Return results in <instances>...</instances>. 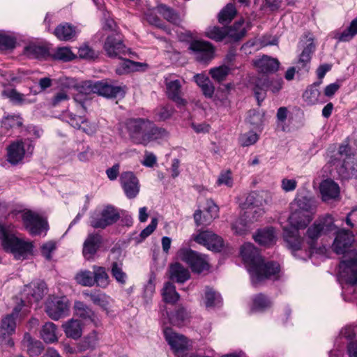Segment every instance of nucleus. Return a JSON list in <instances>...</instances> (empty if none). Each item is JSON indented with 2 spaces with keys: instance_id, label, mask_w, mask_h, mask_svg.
Segmentation results:
<instances>
[{
  "instance_id": "9",
  "label": "nucleus",
  "mask_w": 357,
  "mask_h": 357,
  "mask_svg": "<svg viewBox=\"0 0 357 357\" xmlns=\"http://www.w3.org/2000/svg\"><path fill=\"white\" fill-rule=\"evenodd\" d=\"M177 255L181 260L187 263L195 273H200L209 269L206 257L190 249L181 248Z\"/></svg>"
},
{
  "instance_id": "2",
  "label": "nucleus",
  "mask_w": 357,
  "mask_h": 357,
  "mask_svg": "<svg viewBox=\"0 0 357 357\" xmlns=\"http://www.w3.org/2000/svg\"><path fill=\"white\" fill-rule=\"evenodd\" d=\"M354 242L351 233L340 229L337 232L333 244V249L337 255L344 254V260L339 266V273L347 282L357 283V252L351 250L347 253V249Z\"/></svg>"
},
{
  "instance_id": "42",
  "label": "nucleus",
  "mask_w": 357,
  "mask_h": 357,
  "mask_svg": "<svg viewBox=\"0 0 357 357\" xmlns=\"http://www.w3.org/2000/svg\"><path fill=\"white\" fill-rule=\"evenodd\" d=\"M75 314L83 319H92L94 312L91 308L81 301H75L74 304Z\"/></svg>"
},
{
  "instance_id": "40",
  "label": "nucleus",
  "mask_w": 357,
  "mask_h": 357,
  "mask_svg": "<svg viewBox=\"0 0 357 357\" xmlns=\"http://www.w3.org/2000/svg\"><path fill=\"white\" fill-rule=\"evenodd\" d=\"M25 54L32 59H40L47 54V49L41 45L31 44L24 48Z\"/></svg>"
},
{
  "instance_id": "49",
  "label": "nucleus",
  "mask_w": 357,
  "mask_h": 357,
  "mask_svg": "<svg viewBox=\"0 0 357 357\" xmlns=\"http://www.w3.org/2000/svg\"><path fill=\"white\" fill-rule=\"evenodd\" d=\"M76 281L85 287H92L94 285L93 273L87 270L81 271L75 276Z\"/></svg>"
},
{
  "instance_id": "29",
  "label": "nucleus",
  "mask_w": 357,
  "mask_h": 357,
  "mask_svg": "<svg viewBox=\"0 0 357 357\" xmlns=\"http://www.w3.org/2000/svg\"><path fill=\"white\" fill-rule=\"evenodd\" d=\"M22 344L26 349V351L30 356H37L44 349L43 343L38 340H34L29 333L24 335Z\"/></svg>"
},
{
  "instance_id": "59",
  "label": "nucleus",
  "mask_w": 357,
  "mask_h": 357,
  "mask_svg": "<svg viewBox=\"0 0 357 357\" xmlns=\"http://www.w3.org/2000/svg\"><path fill=\"white\" fill-rule=\"evenodd\" d=\"M261 82H263V79H259L254 88L255 96L259 105H260L261 102L265 99L266 96V90L268 89L266 86H263L261 84Z\"/></svg>"
},
{
  "instance_id": "25",
  "label": "nucleus",
  "mask_w": 357,
  "mask_h": 357,
  "mask_svg": "<svg viewBox=\"0 0 357 357\" xmlns=\"http://www.w3.org/2000/svg\"><path fill=\"white\" fill-rule=\"evenodd\" d=\"M314 214L303 211H291L289 221L292 227L296 229H305L313 219Z\"/></svg>"
},
{
  "instance_id": "63",
  "label": "nucleus",
  "mask_w": 357,
  "mask_h": 357,
  "mask_svg": "<svg viewBox=\"0 0 357 357\" xmlns=\"http://www.w3.org/2000/svg\"><path fill=\"white\" fill-rule=\"evenodd\" d=\"M66 121L73 128L80 129L82 123H84V119L81 116L73 114H67L65 116Z\"/></svg>"
},
{
  "instance_id": "45",
  "label": "nucleus",
  "mask_w": 357,
  "mask_h": 357,
  "mask_svg": "<svg viewBox=\"0 0 357 357\" xmlns=\"http://www.w3.org/2000/svg\"><path fill=\"white\" fill-rule=\"evenodd\" d=\"M236 14V10L231 3H228L219 13V22L222 24L229 23Z\"/></svg>"
},
{
  "instance_id": "46",
  "label": "nucleus",
  "mask_w": 357,
  "mask_h": 357,
  "mask_svg": "<svg viewBox=\"0 0 357 357\" xmlns=\"http://www.w3.org/2000/svg\"><path fill=\"white\" fill-rule=\"evenodd\" d=\"M357 34V17L351 21L349 27L337 36L342 42L351 40Z\"/></svg>"
},
{
  "instance_id": "31",
  "label": "nucleus",
  "mask_w": 357,
  "mask_h": 357,
  "mask_svg": "<svg viewBox=\"0 0 357 357\" xmlns=\"http://www.w3.org/2000/svg\"><path fill=\"white\" fill-rule=\"evenodd\" d=\"M54 34L60 40H70L76 36L75 27L68 23L61 24L56 27Z\"/></svg>"
},
{
  "instance_id": "26",
  "label": "nucleus",
  "mask_w": 357,
  "mask_h": 357,
  "mask_svg": "<svg viewBox=\"0 0 357 357\" xmlns=\"http://www.w3.org/2000/svg\"><path fill=\"white\" fill-rule=\"evenodd\" d=\"M253 63L259 71L264 73H273L279 68V61L266 55L255 60Z\"/></svg>"
},
{
  "instance_id": "33",
  "label": "nucleus",
  "mask_w": 357,
  "mask_h": 357,
  "mask_svg": "<svg viewBox=\"0 0 357 357\" xmlns=\"http://www.w3.org/2000/svg\"><path fill=\"white\" fill-rule=\"evenodd\" d=\"M256 242L261 245H269L275 243V230L272 227H268L260 230L254 236Z\"/></svg>"
},
{
  "instance_id": "51",
  "label": "nucleus",
  "mask_w": 357,
  "mask_h": 357,
  "mask_svg": "<svg viewBox=\"0 0 357 357\" xmlns=\"http://www.w3.org/2000/svg\"><path fill=\"white\" fill-rule=\"evenodd\" d=\"M53 57L55 59L63 61H69L75 58V54L72 52L69 47H63L56 49L53 54Z\"/></svg>"
},
{
  "instance_id": "10",
  "label": "nucleus",
  "mask_w": 357,
  "mask_h": 357,
  "mask_svg": "<svg viewBox=\"0 0 357 357\" xmlns=\"http://www.w3.org/2000/svg\"><path fill=\"white\" fill-rule=\"evenodd\" d=\"M120 218L118 210L112 206H105L100 215H93L91 218L90 225L93 228L105 229L107 226L116 222Z\"/></svg>"
},
{
  "instance_id": "62",
  "label": "nucleus",
  "mask_w": 357,
  "mask_h": 357,
  "mask_svg": "<svg viewBox=\"0 0 357 357\" xmlns=\"http://www.w3.org/2000/svg\"><path fill=\"white\" fill-rule=\"evenodd\" d=\"M3 124L6 128L20 127L22 125V119L20 116H8L3 121Z\"/></svg>"
},
{
  "instance_id": "14",
  "label": "nucleus",
  "mask_w": 357,
  "mask_h": 357,
  "mask_svg": "<svg viewBox=\"0 0 357 357\" xmlns=\"http://www.w3.org/2000/svg\"><path fill=\"white\" fill-rule=\"evenodd\" d=\"M164 333L168 344L178 357L191 346L189 340L184 335L174 332L171 328H165Z\"/></svg>"
},
{
  "instance_id": "64",
  "label": "nucleus",
  "mask_w": 357,
  "mask_h": 357,
  "mask_svg": "<svg viewBox=\"0 0 357 357\" xmlns=\"http://www.w3.org/2000/svg\"><path fill=\"white\" fill-rule=\"evenodd\" d=\"M56 248V243L54 241H48L41 246V252L46 259L50 260L52 259V253L55 251Z\"/></svg>"
},
{
  "instance_id": "13",
  "label": "nucleus",
  "mask_w": 357,
  "mask_h": 357,
  "mask_svg": "<svg viewBox=\"0 0 357 357\" xmlns=\"http://www.w3.org/2000/svg\"><path fill=\"white\" fill-rule=\"evenodd\" d=\"M189 50L195 59L199 62H208L213 57V47L206 41L193 40L190 44Z\"/></svg>"
},
{
  "instance_id": "27",
  "label": "nucleus",
  "mask_w": 357,
  "mask_h": 357,
  "mask_svg": "<svg viewBox=\"0 0 357 357\" xmlns=\"http://www.w3.org/2000/svg\"><path fill=\"white\" fill-rule=\"evenodd\" d=\"M62 328L67 337L77 340L82 335L83 326L78 319H71L62 325Z\"/></svg>"
},
{
  "instance_id": "58",
  "label": "nucleus",
  "mask_w": 357,
  "mask_h": 357,
  "mask_svg": "<svg viewBox=\"0 0 357 357\" xmlns=\"http://www.w3.org/2000/svg\"><path fill=\"white\" fill-rule=\"evenodd\" d=\"M227 35V32L219 27L213 26L209 28L206 31V36L216 41H221Z\"/></svg>"
},
{
  "instance_id": "35",
  "label": "nucleus",
  "mask_w": 357,
  "mask_h": 357,
  "mask_svg": "<svg viewBox=\"0 0 357 357\" xmlns=\"http://www.w3.org/2000/svg\"><path fill=\"white\" fill-rule=\"evenodd\" d=\"M162 296L165 302L174 304L176 303L180 296L176 291V287L170 282L165 283L162 290Z\"/></svg>"
},
{
  "instance_id": "17",
  "label": "nucleus",
  "mask_w": 357,
  "mask_h": 357,
  "mask_svg": "<svg viewBox=\"0 0 357 357\" xmlns=\"http://www.w3.org/2000/svg\"><path fill=\"white\" fill-rule=\"evenodd\" d=\"M120 183L128 199H134L137 196L139 192L140 185L138 178L132 172H123L120 177Z\"/></svg>"
},
{
  "instance_id": "32",
  "label": "nucleus",
  "mask_w": 357,
  "mask_h": 357,
  "mask_svg": "<svg viewBox=\"0 0 357 357\" xmlns=\"http://www.w3.org/2000/svg\"><path fill=\"white\" fill-rule=\"evenodd\" d=\"M57 327L52 322L45 323L40 331V337L47 344L58 341Z\"/></svg>"
},
{
  "instance_id": "52",
  "label": "nucleus",
  "mask_w": 357,
  "mask_h": 357,
  "mask_svg": "<svg viewBox=\"0 0 357 357\" xmlns=\"http://www.w3.org/2000/svg\"><path fill=\"white\" fill-rule=\"evenodd\" d=\"M250 225L244 219L243 215L231 225L232 230L238 235L245 234L250 229Z\"/></svg>"
},
{
  "instance_id": "1",
  "label": "nucleus",
  "mask_w": 357,
  "mask_h": 357,
  "mask_svg": "<svg viewBox=\"0 0 357 357\" xmlns=\"http://www.w3.org/2000/svg\"><path fill=\"white\" fill-rule=\"evenodd\" d=\"M241 255L248 266L252 282L257 284L266 279L276 280L280 277V268L276 262L265 263L257 248L250 243L243 244Z\"/></svg>"
},
{
  "instance_id": "19",
  "label": "nucleus",
  "mask_w": 357,
  "mask_h": 357,
  "mask_svg": "<svg viewBox=\"0 0 357 357\" xmlns=\"http://www.w3.org/2000/svg\"><path fill=\"white\" fill-rule=\"evenodd\" d=\"M351 149L348 145H341L339 147L338 158L331 160V162L335 167L339 174L344 178L348 176V169L350 168L347 160L351 159Z\"/></svg>"
},
{
  "instance_id": "24",
  "label": "nucleus",
  "mask_w": 357,
  "mask_h": 357,
  "mask_svg": "<svg viewBox=\"0 0 357 357\" xmlns=\"http://www.w3.org/2000/svg\"><path fill=\"white\" fill-rule=\"evenodd\" d=\"M101 236L98 234H90L85 240L83 255L86 259H91L97 252L101 243Z\"/></svg>"
},
{
  "instance_id": "60",
  "label": "nucleus",
  "mask_w": 357,
  "mask_h": 357,
  "mask_svg": "<svg viewBox=\"0 0 357 357\" xmlns=\"http://www.w3.org/2000/svg\"><path fill=\"white\" fill-rule=\"evenodd\" d=\"M216 184L218 186L225 185L231 188L233 185L231 172L229 170L222 172L217 179Z\"/></svg>"
},
{
  "instance_id": "11",
  "label": "nucleus",
  "mask_w": 357,
  "mask_h": 357,
  "mask_svg": "<svg viewBox=\"0 0 357 357\" xmlns=\"http://www.w3.org/2000/svg\"><path fill=\"white\" fill-rule=\"evenodd\" d=\"M68 300L66 296L50 297L45 304L47 314L54 320H59L68 314Z\"/></svg>"
},
{
  "instance_id": "43",
  "label": "nucleus",
  "mask_w": 357,
  "mask_h": 357,
  "mask_svg": "<svg viewBox=\"0 0 357 357\" xmlns=\"http://www.w3.org/2000/svg\"><path fill=\"white\" fill-rule=\"evenodd\" d=\"M204 299V303L207 308L215 307L221 303L220 295L209 287L206 289Z\"/></svg>"
},
{
  "instance_id": "55",
  "label": "nucleus",
  "mask_w": 357,
  "mask_h": 357,
  "mask_svg": "<svg viewBox=\"0 0 357 357\" xmlns=\"http://www.w3.org/2000/svg\"><path fill=\"white\" fill-rule=\"evenodd\" d=\"M173 113L174 108L171 105L160 106L155 110V116L161 121L169 119Z\"/></svg>"
},
{
  "instance_id": "39",
  "label": "nucleus",
  "mask_w": 357,
  "mask_h": 357,
  "mask_svg": "<svg viewBox=\"0 0 357 357\" xmlns=\"http://www.w3.org/2000/svg\"><path fill=\"white\" fill-rule=\"evenodd\" d=\"M159 13L168 22L175 25H179L182 22L181 17L172 8L161 5L158 7Z\"/></svg>"
},
{
  "instance_id": "48",
  "label": "nucleus",
  "mask_w": 357,
  "mask_h": 357,
  "mask_svg": "<svg viewBox=\"0 0 357 357\" xmlns=\"http://www.w3.org/2000/svg\"><path fill=\"white\" fill-rule=\"evenodd\" d=\"M264 209L259 208H245L243 213L244 219L248 221L250 225L259 220V219L264 215Z\"/></svg>"
},
{
  "instance_id": "30",
  "label": "nucleus",
  "mask_w": 357,
  "mask_h": 357,
  "mask_svg": "<svg viewBox=\"0 0 357 357\" xmlns=\"http://www.w3.org/2000/svg\"><path fill=\"white\" fill-rule=\"evenodd\" d=\"M340 335L342 337L349 340V342L347 344V350L349 357H357V341L354 340L356 335L354 328L351 326H346L342 329Z\"/></svg>"
},
{
  "instance_id": "8",
  "label": "nucleus",
  "mask_w": 357,
  "mask_h": 357,
  "mask_svg": "<svg viewBox=\"0 0 357 357\" xmlns=\"http://www.w3.org/2000/svg\"><path fill=\"white\" fill-rule=\"evenodd\" d=\"M33 148L32 142L28 139L13 142L7 147L8 161L13 165L18 164L25 156L32 154Z\"/></svg>"
},
{
  "instance_id": "18",
  "label": "nucleus",
  "mask_w": 357,
  "mask_h": 357,
  "mask_svg": "<svg viewBox=\"0 0 357 357\" xmlns=\"http://www.w3.org/2000/svg\"><path fill=\"white\" fill-rule=\"evenodd\" d=\"M182 82L180 79L165 78L166 93L167 97L173 100L178 107H184L187 104L186 100L181 96Z\"/></svg>"
},
{
  "instance_id": "3",
  "label": "nucleus",
  "mask_w": 357,
  "mask_h": 357,
  "mask_svg": "<svg viewBox=\"0 0 357 357\" xmlns=\"http://www.w3.org/2000/svg\"><path fill=\"white\" fill-rule=\"evenodd\" d=\"M130 140L136 144L146 146L149 142L167 136L166 130L157 127L146 119H130L126 122Z\"/></svg>"
},
{
  "instance_id": "15",
  "label": "nucleus",
  "mask_w": 357,
  "mask_h": 357,
  "mask_svg": "<svg viewBox=\"0 0 357 357\" xmlns=\"http://www.w3.org/2000/svg\"><path fill=\"white\" fill-rule=\"evenodd\" d=\"M104 50L108 56L119 59H121V55H125L127 51L122 37L119 33H113L107 36L104 44Z\"/></svg>"
},
{
  "instance_id": "50",
  "label": "nucleus",
  "mask_w": 357,
  "mask_h": 357,
  "mask_svg": "<svg viewBox=\"0 0 357 357\" xmlns=\"http://www.w3.org/2000/svg\"><path fill=\"white\" fill-rule=\"evenodd\" d=\"M230 70L231 69L229 67L227 66H220L219 67L211 68L209 73L213 79L220 82L226 79Z\"/></svg>"
},
{
  "instance_id": "28",
  "label": "nucleus",
  "mask_w": 357,
  "mask_h": 357,
  "mask_svg": "<svg viewBox=\"0 0 357 357\" xmlns=\"http://www.w3.org/2000/svg\"><path fill=\"white\" fill-rule=\"evenodd\" d=\"M169 278L178 283H184L190 277V273L188 268L179 263H174L169 266Z\"/></svg>"
},
{
  "instance_id": "12",
  "label": "nucleus",
  "mask_w": 357,
  "mask_h": 357,
  "mask_svg": "<svg viewBox=\"0 0 357 357\" xmlns=\"http://www.w3.org/2000/svg\"><path fill=\"white\" fill-rule=\"evenodd\" d=\"M22 220L26 229L32 235H40L43 233L45 234L48 229L47 222L31 211H27L23 213Z\"/></svg>"
},
{
  "instance_id": "56",
  "label": "nucleus",
  "mask_w": 357,
  "mask_h": 357,
  "mask_svg": "<svg viewBox=\"0 0 357 357\" xmlns=\"http://www.w3.org/2000/svg\"><path fill=\"white\" fill-rule=\"evenodd\" d=\"M78 56L81 59L93 60L98 57V54L89 46L84 45L79 48Z\"/></svg>"
},
{
  "instance_id": "36",
  "label": "nucleus",
  "mask_w": 357,
  "mask_h": 357,
  "mask_svg": "<svg viewBox=\"0 0 357 357\" xmlns=\"http://www.w3.org/2000/svg\"><path fill=\"white\" fill-rule=\"evenodd\" d=\"M146 66L142 63L135 62L129 59H121L119 66L116 68V73L119 75H123L132 71L139 70V67Z\"/></svg>"
},
{
  "instance_id": "34",
  "label": "nucleus",
  "mask_w": 357,
  "mask_h": 357,
  "mask_svg": "<svg viewBox=\"0 0 357 357\" xmlns=\"http://www.w3.org/2000/svg\"><path fill=\"white\" fill-rule=\"evenodd\" d=\"M93 273L94 284L101 288H106L109 285L110 280L105 268L93 266Z\"/></svg>"
},
{
  "instance_id": "6",
  "label": "nucleus",
  "mask_w": 357,
  "mask_h": 357,
  "mask_svg": "<svg viewBox=\"0 0 357 357\" xmlns=\"http://www.w3.org/2000/svg\"><path fill=\"white\" fill-rule=\"evenodd\" d=\"M22 308L16 305L13 312L5 316L0 325V342L6 346L14 347V342L10 336L15 333L16 328L15 319L23 317L25 315L22 314Z\"/></svg>"
},
{
  "instance_id": "37",
  "label": "nucleus",
  "mask_w": 357,
  "mask_h": 357,
  "mask_svg": "<svg viewBox=\"0 0 357 357\" xmlns=\"http://www.w3.org/2000/svg\"><path fill=\"white\" fill-rule=\"evenodd\" d=\"M321 84V81L314 83L309 86L303 93V98L304 101L309 105L316 104L319 100V91L317 89Z\"/></svg>"
},
{
  "instance_id": "22",
  "label": "nucleus",
  "mask_w": 357,
  "mask_h": 357,
  "mask_svg": "<svg viewBox=\"0 0 357 357\" xmlns=\"http://www.w3.org/2000/svg\"><path fill=\"white\" fill-rule=\"evenodd\" d=\"M291 211H303L304 213H315L317 203L314 199L307 196H298L291 204Z\"/></svg>"
},
{
  "instance_id": "41",
  "label": "nucleus",
  "mask_w": 357,
  "mask_h": 357,
  "mask_svg": "<svg viewBox=\"0 0 357 357\" xmlns=\"http://www.w3.org/2000/svg\"><path fill=\"white\" fill-rule=\"evenodd\" d=\"M90 299L95 305L100 306L107 312L109 310L112 303V299L104 293L90 294Z\"/></svg>"
},
{
  "instance_id": "47",
  "label": "nucleus",
  "mask_w": 357,
  "mask_h": 357,
  "mask_svg": "<svg viewBox=\"0 0 357 357\" xmlns=\"http://www.w3.org/2000/svg\"><path fill=\"white\" fill-rule=\"evenodd\" d=\"M271 305V301L264 295L260 294L253 298L252 311L264 310Z\"/></svg>"
},
{
  "instance_id": "16",
  "label": "nucleus",
  "mask_w": 357,
  "mask_h": 357,
  "mask_svg": "<svg viewBox=\"0 0 357 357\" xmlns=\"http://www.w3.org/2000/svg\"><path fill=\"white\" fill-rule=\"evenodd\" d=\"M193 238L197 243L215 252L220 251L223 247L222 238L210 231H202Z\"/></svg>"
},
{
  "instance_id": "23",
  "label": "nucleus",
  "mask_w": 357,
  "mask_h": 357,
  "mask_svg": "<svg viewBox=\"0 0 357 357\" xmlns=\"http://www.w3.org/2000/svg\"><path fill=\"white\" fill-rule=\"evenodd\" d=\"M269 195L264 191L252 192L246 197L245 208H259L264 209V206L269 202Z\"/></svg>"
},
{
  "instance_id": "54",
  "label": "nucleus",
  "mask_w": 357,
  "mask_h": 357,
  "mask_svg": "<svg viewBox=\"0 0 357 357\" xmlns=\"http://www.w3.org/2000/svg\"><path fill=\"white\" fill-rule=\"evenodd\" d=\"M258 139L259 136L256 132L249 131L240 136L239 142L242 146H249L255 144Z\"/></svg>"
},
{
  "instance_id": "4",
  "label": "nucleus",
  "mask_w": 357,
  "mask_h": 357,
  "mask_svg": "<svg viewBox=\"0 0 357 357\" xmlns=\"http://www.w3.org/2000/svg\"><path fill=\"white\" fill-rule=\"evenodd\" d=\"M335 229L334 219L331 215H326L315 221L306 231L305 238L307 249L312 250V254L316 249L318 238L323 234L332 231Z\"/></svg>"
},
{
  "instance_id": "57",
  "label": "nucleus",
  "mask_w": 357,
  "mask_h": 357,
  "mask_svg": "<svg viewBox=\"0 0 357 357\" xmlns=\"http://www.w3.org/2000/svg\"><path fill=\"white\" fill-rule=\"evenodd\" d=\"M204 209L206 212L205 215L208 217L209 221H212L218 215V206L211 199H207L206 201V206H204Z\"/></svg>"
},
{
  "instance_id": "44",
  "label": "nucleus",
  "mask_w": 357,
  "mask_h": 357,
  "mask_svg": "<svg viewBox=\"0 0 357 357\" xmlns=\"http://www.w3.org/2000/svg\"><path fill=\"white\" fill-rule=\"evenodd\" d=\"M1 94L3 97L9 98L10 101L15 104L29 103L23 93L17 92L15 89H4Z\"/></svg>"
},
{
  "instance_id": "38",
  "label": "nucleus",
  "mask_w": 357,
  "mask_h": 357,
  "mask_svg": "<svg viewBox=\"0 0 357 357\" xmlns=\"http://www.w3.org/2000/svg\"><path fill=\"white\" fill-rule=\"evenodd\" d=\"M111 273L119 284H124L126 282L127 275L123 271V259H119L111 263Z\"/></svg>"
},
{
  "instance_id": "20",
  "label": "nucleus",
  "mask_w": 357,
  "mask_h": 357,
  "mask_svg": "<svg viewBox=\"0 0 357 357\" xmlns=\"http://www.w3.org/2000/svg\"><path fill=\"white\" fill-rule=\"evenodd\" d=\"M93 92L107 98H116L125 93L123 87L109 84L105 82H97L92 86Z\"/></svg>"
},
{
  "instance_id": "7",
  "label": "nucleus",
  "mask_w": 357,
  "mask_h": 357,
  "mask_svg": "<svg viewBox=\"0 0 357 357\" xmlns=\"http://www.w3.org/2000/svg\"><path fill=\"white\" fill-rule=\"evenodd\" d=\"M45 289V284L43 282H31L24 286L21 293L20 303L17 305L22 308V314L26 315L28 307L43 298Z\"/></svg>"
},
{
  "instance_id": "61",
  "label": "nucleus",
  "mask_w": 357,
  "mask_h": 357,
  "mask_svg": "<svg viewBox=\"0 0 357 357\" xmlns=\"http://www.w3.org/2000/svg\"><path fill=\"white\" fill-rule=\"evenodd\" d=\"M261 83L263 86H266L267 89H269L273 93L279 92L282 87V80L281 79L271 81L268 79H263V82Z\"/></svg>"
},
{
  "instance_id": "5",
  "label": "nucleus",
  "mask_w": 357,
  "mask_h": 357,
  "mask_svg": "<svg viewBox=\"0 0 357 357\" xmlns=\"http://www.w3.org/2000/svg\"><path fill=\"white\" fill-rule=\"evenodd\" d=\"M284 239L287 247L298 258L306 260L311 257L312 250L307 249L305 238L301 236L298 229H285Z\"/></svg>"
},
{
  "instance_id": "21",
  "label": "nucleus",
  "mask_w": 357,
  "mask_h": 357,
  "mask_svg": "<svg viewBox=\"0 0 357 357\" xmlns=\"http://www.w3.org/2000/svg\"><path fill=\"white\" fill-rule=\"evenodd\" d=\"M321 199L326 202L331 200H336L340 197V189L335 181L331 179L323 181L319 186Z\"/></svg>"
},
{
  "instance_id": "53",
  "label": "nucleus",
  "mask_w": 357,
  "mask_h": 357,
  "mask_svg": "<svg viewBox=\"0 0 357 357\" xmlns=\"http://www.w3.org/2000/svg\"><path fill=\"white\" fill-rule=\"evenodd\" d=\"M188 317V314L185 308L179 307L176 311L169 316L170 321L176 325L181 324Z\"/></svg>"
}]
</instances>
